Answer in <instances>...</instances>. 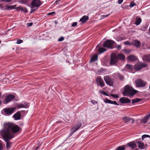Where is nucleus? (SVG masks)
Masks as SVG:
<instances>
[{
    "label": "nucleus",
    "instance_id": "nucleus-58",
    "mask_svg": "<svg viewBox=\"0 0 150 150\" xmlns=\"http://www.w3.org/2000/svg\"><path fill=\"white\" fill-rule=\"evenodd\" d=\"M147 143H150V142H147Z\"/></svg>",
    "mask_w": 150,
    "mask_h": 150
},
{
    "label": "nucleus",
    "instance_id": "nucleus-29",
    "mask_svg": "<svg viewBox=\"0 0 150 150\" xmlns=\"http://www.w3.org/2000/svg\"><path fill=\"white\" fill-rule=\"evenodd\" d=\"M98 59V55L97 54L94 55L91 58L90 60V62H95Z\"/></svg>",
    "mask_w": 150,
    "mask_h": 150
},
{
    "label": "nucleus",
    "instance_id": "nucleus-49",
    "mask_svg": "<svg viewBox=\"0 0 150 150\" xmlns=\"http://www.w3.org/2000/svg\"><path fill=\"white\" fill-rule=\"evenodd\" d=\"M36 9H32L31 10V12H34V11H36Z\"/></svg>",
    "mask_w": 150,
    "mask_h": 150
},
{
    "label": "nucleus",
    "instance_id": "nucleus-43",
    "mask_svg": "<svg viewBox=\"0 0 150 150\" xmlns=\"http://www.w3.org/2000/svg\"><path fill=\"white\" fill-rule=\"evenodd\" d=\"M33 24V23H28L27 24V26L28 27H30V26H31Z\"/></svg>",
    "mask_w": 150,
    "mask_h": 150
},
{
    "label": "nucleus",
    "instance_id": "nucleus-47",
    "mask_svg": "<svg viewBox=\"0 0 150 150\" xmlns=\"http://www.w3.org/2000/svg\"><path fill=\"white\" fill-rule=\"evenodd\" d=\"M55 13V12H52L50 13H48L47 14V15H52L53 14Z\"/></svg>",
    "mask_w": 150,
    "mask_h": 150
},
{
    "label": "nucleus",
    "instance_id": "nucleus-46",
    "mask_svg": "<svg viewBox=\"0 0 150 150\" xmlns=\"http://www.w3.org/2000/svg\"><path fill=\"white\" fill-rule=\"evenodd\" d=\"M123 0H118V3L119 4H121L123 1Z\"/></svg>",
    "mask_w": 150,
    "mask_h": 150
},
{
    "label": "nucleus",
    "instance_id": "nucleus-32",
    "mask_svg": "<svg viewBox=\"0 0 150 150\" xmlns=\"http://www.w3.org/2000/svg\"><path fill=\"white\" fill-rule=\"evenodd\" d=\"M106 50L104 48H100L98 50V51L100 53H103L106 51Z\"/></svg>",
    "mask_w": 150,
    "mask_h": 150
},
{
    "label": "nucleus",
    "instance_id": "nucleus-4",
    "mask_svg": "<svg viewBox=\"0 0 150 150\" xmlns=\"http://www.w3.org/2000/svg\"><path fill=\"white\" fill-rule=\"evenodd\" d=\"M118 62V58L117 55L115 53H112L110 55V64L114 65L117 63Z\"/></svg>",
    "mask_w": 150,
    "mask_h": 150
},
{
    "label": "nucleus",
    "instance_id": "nucleus-19",
    "mask_svg": "<svg viewBox=\"0 0 150 150\" xmlns=\"http://www.w3.org/2000/svg\"><path fill=\"white\" fill-rule=\"evenodd\" d=\"M127 59L129 61L134 62L136 61L137 59V58L135 56L133 55H131L127 57Z\"/></svg>",
    "mask_w": 150,
    "mask_h": 150
},
{
    "label": "nucleus",
    "instance_id": "nucleus-41",
    "mask_svg": "<svg viewBox=\"0 0 150 150\" xmlns=\"http://www.w3.org/2000/svg\"><path fill=\"white\" fill-rule=\"evenodd\" d=\"M77 22H74L71 25V26L72 27H75V26H76L77 25Z\"/></svg>",
    "mask_w": 150,
    "mask_h": 150
},
{
    "label": "nucleus",
    "instance_id": "nucleus-17",
    "mask_svg": "<svg viewBox=\"0 0 150 150\" xmlns=\"http://www.w3.org/2000/svg\"><path fill=\"white\" fill-rule=\"evenodd\" d=\"M127 145H128V146H127V147L129 146L131 147L132 149H134L136 148L137 147L136 144L134 142H132L128 143L127 144L126 146Z\"/></svg>",
    "mask_w": 150,
    "mask_h": 150
},
{
    "label": "nucleus",
    "instance_id": "nucleus-34",
    "mask_svg": "<svg viewBox=\"0 0 150 150\" xmlns=\"http://www.w3.org/2000/svg\"><path fill=\"white\" fill-rule=\"evenodd\" d=\"M136 4L133 1H131L129 7H132L134 6H136Z\"/></svg>",
    "mask_w": 150,
    "mask_h": 150
},
{
    "label": "nucleus",
    "instance_id": "nucleus-45",
    "mask_svg": "<svg viewBox=\"0 0 150 150\" xmlns=\"http://www.w3.org/2000/svg\"><path fill=\"white\" fill-rule=\"evenodd\" d=\"M20 9L21 10H23V9H25V13H26V12H28V10H27L25 8H23L22 7H20Z\"/></svg>",
    "mask_w": 150,
    "mask_h": 150
},
{
    "label": "nucleus",
    "instance_id": "nucleus-55",
    "mask_svg": "<svg viewBox=\"0 0 150 150\" xmlns=\"http://www.w3.org/2000/svg\"><path fill=\"white\" fill-rule=\"evenodd\" d=\"M149 89H150V86H149Z\"/></svg>",
    "mask_w": 150,
    "mask_h": 150
},
{
    "label": "nucleus",
    "instance_id": "nucleus-56",
    "mask_svg": "<svg viewBox=\"0 0 150 150\" xmlns=\"http://www.w3.org/2000/svg\"><path fill=\"white\" fill-rule=\"evenodd\" d=\"M135 150H138L137 149H135Z\"/></svg>",
    "mask_w": 150,
    "mask_h": 150
},
{
    "label": "nucleus",
    "instance_id": "nucleus-51",
    "mask_svg": "<svg viewBox=\"0 0 150 150\" xmlns=\"http://www.w3.org/2000/svg\"><path fill=\"white\" fill-rule=\"evenodd\" d=\"M2 149V146L1 144H0V150H1Z\"/></svg>",
    "mask_w": 150,
    "mask_h": 150
},
{
    "label": "nucleus",
    "instance_id": "nucleus-27",
    "mask_svg": "<svg viewBox=\"0 0 150 150\" xmlns=\"http://www.w3.org/2000/svg\"><path fill=\"white\" fill-rule=\"evenodd\" d=\"M133 45L137 47H139L141 46V43L139 41L135 40L133 42Z\"/></svg>",
    "mask_w": 150,
    "mask_h": 150
},
{
    "label": "nucleus",
    "instance_id": "nucleus-25",
    "mask_svg": "<svg viewBox=\"0 0 150 150\" xmlns=\"http://www.w3.org/2000/svg\"><path fill=\"white\" fill-rule=\"evenodd\" d=\"M142 22V19L140 17L137 16L136 18V22L135 24L138 25L140 24Z\"/></svg>",
    "mask_w": 150,
    "mask_h": 150
},
{
    "label": "nucleus",
    "instance_id": "nucleus-3",
    "mask_svg": "<svg viewBox=\"0 0 150 150\" xmlns=\"http://www.w3.org/2000/svg\"><path fill=\"white\" fill-rule=\"evenodd\" d=\"M82 124L79 122L72 126L71 128V131L69 133V136H71L74 132L80 128Z\"/></svg>",
    "mask_w": 150,
    "mask_h": 150
},
{
    "label": "nucleus",
    "instance_id": "nucleus-16",
    "mask_svg": "<svg viewBox=\"0 0 150 150\" xmlns=\"http://www.w3.org/2000/svg\"><path fill=\"white\" fill-rule=\"evenodd\" d=\"M150 117V113L147 114L141 120V122L142 123H145L147 122L149 118Z\"/></svg>",
    "mask_w": 150,
    "mask_h": 150
},
{
    "label": "nucleus",
    "instance_id": "nucleus-37",
    "mask_svg": "<svg viewBox=\"0 0 150 150\" xmlns=\"http://www.w3.org/2000/svg\"><path fill=\"white\" fill-rule=\"evenodd\" d=\"M110 95L112 97L116 98H118L119 97V96L118 95L111 94Z\"/></svg>",
    "mask_w": 150,
    "mask_h": 150
},
{
    "label": "nucleus",
    "instance_id": "nucleus-24",
    "mask_svg": "<svg viewBox=\"0 0 150 150\" xmlns=\"http://www.w3.org/2000/svg\"><path fill=\"white\" fill-rule=\"evenodd\" d=\"M16 5H12L11 6H8L6 5L5 6L6 8H5V10H7L8 9H14L16 8Z\"/></svg>",
    "mask_w": 150,
    "mask_h": 150
},
{
    "label": "nucleus",
    "instance_id": "nucleus-33",
    "mask_svg": "<svg viewBox=\"0 0 150 150\" xmlns=\"http://www.w3.org/2000/svg\"><path fill=\"white\" fill-rule=\"evenodd\" d=\"M125 148L123 146H119L117 147L116 149L117 150H125Z\"/></svg>",
    "mask_w": 150,
    "mask_h": 150
},
{
    "label": "nucleus",
    "instance_id": "nucleus-53",
    "mask_svg": "<svg viewBox=\"0 0 150 150\" xmlns=\"http://www.w3.org/2000/svg\"><path fill=\"white\" fill-rule=\"evenodd\" d=\"M1 93L0 92V97H1Z\"/></svg>",
    "mask_w": 150,
    "mask_h": 150
},
{
    "label": "nucleus",
    "instance_id": "nucleus-11",
    "mask_svg": "<svg viewBox=\"0 0 150 150\" xmlns=\"http://www.w3.org/2000/svg\"><path fill=\"white\" fill-rule=\"evenodd\" d=\"M40 0H33L31 3V6L32 8L38 7L41 5Z\"/></svg>",
    "mask_w": 150,
    "mask_h": 150
},
{
    "label": "nucleus",
    "instance_id": "nucleus-1",
    "mask_svg": "<svg viewBox=\"0 0 150 150\" xmlns=\"http://www.w3.org/2000/svg\"><path fill=\"white\" fill-rule=\"evenodd\" d=\"M21 129V128L12 123H8L6 124L4 128L1 131V135L4 140L6 142V147L8 149L11 147L12 143L8 141L14 138L15 133Z\"/></svg>",
    "mask_w": 150,
    "mask_h": 150
},
{
    "label": "nucleus",
    "instance_id": "nucleus-39",
    "mask_svg": "<svg viewBox=\"0 0 150 150\" xmlns=\"http://www.w3.org/2000/svg\"><path fill=\"white\" fill-rule=\"evenodd\" d=\"M124 44L125 45H131V43L129 41L124 42Z\"/></svg>",
    "mask_w": 150,
    "mask_h": 150
},
{
    "label": "nucleus",
    "instance_id": "nucleus-54",
    "mask_svg": "<svg viewBox=\"0 0 150 150\" xmlns=\"http://www.w3.org/2000/svg\"><path fill=\"white\" fill-rule=\"evenodd\" d=\"M1 41L0 40V43H1Z\"/></svg>",
    "mask_w": 150,
    "mask_h": 150
},
{
    "label": "nucleus",
    "instance_id": "nucleus-36",
    "mask_svg": "<svg viewBox=\"0 0 150 150\" xmlns=\"http://www.w3.org/2000/svg\"><path fill=\"white\" fill-rule=\"evenodd\" d=\"M99 92L100 93L102 94H104L107 96H108V95L106 94V92L104 91L100 90L99 91Z\"/></svg>",
    "mask_w": 150,
    "mask_h": 150
},
{
    "label": "nucleus",
    "instance_id": "nucleus-31",
    "mask_svg": "<svg viewBox=\"0 0 150 150\" xmlns=\"http://www.w3.org/2000/svg\"><path fill=\"white\" fill-rule=\"evenodd\" d=\"M117 74L119 78V79L121 80H122L124 79V76L123 75L119 73H117Z\"/></svg>",
    "mask_w": 150,
    "mask_h": 150
},
{
    "label": "nucleus",
    "instance_id": "nucleus-50",
    "mask_svg": "<svg viewBox=\"0 0 150 150\" xmlns=\"http://www.w3.org/2000/svg\"><path fill=\"white\" fill-rule=\"evenodd\" d=\"M109 15H110V14H107V15H104L103 16H104V18H105V17H106L108 16Z\"/></svg>",
    "mask_w": 150,
    "mask_h": 150
},
{
    "label": "nucleus",
    "instance_id": "nucleus-6",
    "mask_svg": "<svg viewBox=\"0 0 150 150\" xmlns=\"http://www.w3.org/2000/svg\"><path fill=\"white\" fill-rule=\"evenodd\" d=\"M136 86L137 87H143L146 86V82L141 79H138L135 81Z\"/></svg>",
    "mask_w": 150,
    "mask_h": 150
},
{
    "label": "nucleus",
    "instance_id": "nucleus-15",
    "mask_svg": "<svg viewBox=\"0 0 150 150\" xmlns=\"http://www.w3.org/2000/svg\"><path fill=\"white\" fill-rule=\"evenodd\" d=\"M122 120L125 123L129 122L131 120L132 121V123H133L134 122V120L133 118H131L129 117L126 116L122 118Z\"/></svg>",
    "mask_w": 150,
    "mask_h": 150
},
{
    "label": "nucleus",
    "instance_id": "nucleus-9",
    "mask_svg": "<svg viewBox=\"0 0 150 150\" xmlns=\"http://www.w3.org/2000/svg\"><path fill=\"white\" fill-rule=\"evenodd\" d=\"M96 81L97 85L103 87L105 85V83L103 80L100 76H98L96 78Z\"/></svg>",
    "mask_w": 150,
    "mask_h": 150
},
{
    "label": "nucleus",
    "instance_id": "nucleus-7",
    "mask_svg": "<svg viewBox=\"0 0 150 150\" xmlns=\"http://www.w3.org/2000/svg\"><path fill=\"white\" fill-rule=\"evenodd\" d=\"M147 65L145 63L139 62L134 66V69L136 71H139L142 68L147 67Z\"/></svg>",
    "mask_w": 150,
    "mask_h": 150
},
{
    "label": "nucleus",
    "instance_id": "nucleus-52",
    "mask_svg": "<svg viewBox=\"0 0 150 150\" xmlns=\"http://www.w3.org/2000/svg\"><path fill=\"white\" fill-rule=\"evenodd\" d=\"M1 101L0 100V105H1Z\"/></svg>",
    "mask_w": 150,
    "mask_h": 150
},
{
    "label": "nucleus",
    "instance_id": "nucleus-42",
    "mask_svg": "<svg viewBox=\"0 0 150 150\" xmlns=\"http://www.w3.org/2000/svg\"><path fill=\"white\" fill-rule=\"evenodd\" d=\"M64 40V38L63 37H61L58 40V41L59 42L62 41Z\"/></svg>",
    "mask_w": 150,
    "mask_h": 150
},
{
    "label": "nucleus",
    "instance_id": "nucleus-44",
    "mask_svg": "<svg viewBox=\"0 0 150 150\" xmlns=\"http://www.w3.org/2000/svg\"><path fill=\"white\" fill-rule=\"evenodd\" d=\"M1 1L5 2H10L12 0H1Z\"/></svg>",
    "mask_w": 150,
    "mask_h": 150
},
{
    "label": "nucleus",
    "instance_id": "nucleus-14",
    "mask_svg": "<svg viewBox=\"0 0 150 150\" xmlns=\"http://www.w3.org/2000/svg\"><path fill=\"white\" fill-rule=\"evenodd\" d=\"M119 101L122 103H128L130 102L131 100L128 98L123 97L120 99Z\"/></svg>",
    "mask_w": 150,
    "mask_h": 150
},
{
    "label": "nucleus",
    "instance_id": "nucleus-2",
    "mask_svg": "<svg viewBox=\"0 0 150 150\" xmlns=\"http://www.w3.org/2000/svg\"><path fill=\"white\" fill-rule=\"evenodd\" d=\"M137 91L134 89L129 85H126L125 87V89L123 92L124 96H133L135 94Z\"/></svg>",
    "mask_w": 150,
    "mask_h": 150
},
{
    "label": "nucleus",
    "instance_id": "nucleus-21",
    "mask_svg": "<svg viewBox=\"0 0 150 150\" xmlns=\"http://www.w3.org/2000/svg\"><path fill=\"white\" fill-rule=\"evenodd\" d=\"M136 142L138 144V146L141 149H144L145 148L144 144L140 141L136 140Z\"/></svg>",
    "mask_w": 150,
    "mask_h": 150
},
{
    "label": "nucleus",
    "instance_id": "nucleus-12",
    "mask_svg": "<svg viewBox=\"0 0 150 150\" xmlns=\"http://www.w3.org/2000/svg\"><path fill=\"white\" fill-rule=\"evenodd\" d=\"M29 106V104L26 102H25L23 103L16 104V107L18 108H27Z\"/></svg>",
    "mask_w": 150,
    "mask_h": 150
},
{
    "label": "nucleus",
    "instance_id": "nucleus-8",
    "mask_svg": "<svg viewBox=\"0 0 150 150\" xmlns=\"http://www.w3.org/2000/svg\"><path fill=\"white\" fill-rule=\"evenodd\" d=\"M114 43V42L113 41L108 40L103 42V46L104 47L112 49L113 48L112 46L113 45Z\"/></svg>",
    "mask_w": 150,
    "mask_h": 150
},
{
    "label": "nucleus",
    "instance_id": "nucleus-23",
    "mask_svg": "<svg viewBox=\"0 0 150 150\" xmlns=\"http://www.w3.org/2000/svg\"><path fill=\"white\" fill-rule=\"evenodd\" d=\"M117 56L118 58V59H119L122 61H124L125 60V56L123 54H119Z\"/></svg>",
    "mask_w": 150,
    "mask_h": 150
},
{
    "label": "nucleus",
    "instance_id": "nucleus-40",
    "mask_svg": "<svg viewBox=\"0 0 150 150\" xmlns=\"http://www.w3.org/2000/svg\"><path fill=\"white\" fill-rule=\"evenodd\" d=\"M20 1V3L22 4H25L27 3L26 0H21Z\"/></svg>",
    "mask_w": 150,
    "mask_h": 150
},
{
    "label": "nucleus",
    "instance_id": "nucleus-10",
    "mask_svg": "<svg viewBox=\"0 0 150 150\" xmlns=\"http://www.w3.org/2000/svg\"><path fill=\"white\" fill-rule=\"evenodd\" d=\"M15 109L16 108H4V111L6 115L9 116L14 112Z\"/></svg>",
    "mask_w": 150,
    "mask_h": 150
},
{
    "label": "nucleus",
    "instance_id": "nucleus-26",
    "mask_svg": "<svg viewBox=\"0 0 150 150\" xmlns=\"http://www.w3.org/2000/svg\"><path fill=\"white\" fill-rule=\"evenodd\" d=\"M88 18H89L88 16H84L80 19V21L82 22V23H84L87 21Z\"/></svg>",
    "mask_w": 150,
    "mask_h": 150
},
{
    "label": "nucleus",
    "instance_id": "nucleus-28",
    "mask_svg": "<svg viewBox=\"0 0 150 150\" xmlns=\"http://www.w3.org/2000/svg\"><path fill=\"white\" fill-rule=\"evenodd\" d=\"M142 100V99L139 98H136L132 100V103L133 105L135 103L139 102Z\"/></svg>",
    "mask_w": 150,
    "mask_h": 150
},
{
    "label": "nucleus",
    "instance_id": "nucleus-5",
    "mask_svg": "<svg viewBox=\"0 0 150 150\" xmlns=\"http://www.w3.org/2000/svg\"><path fill=\"white\" fill-rule=\"evenodd\" d=\"M103 79L107 84L110 86H113V80L109 76H105Z\"/></svg>",
    "mask_w": 150,
    "mask_h": 150
},
{
    "label": "nucleus",
    "instance_id": "nucleus-18",
    "mask_svg": "<svg viewBox=\"0 0 150 150\" xmlns=\"http://www.w3.org/2000/svg\"><path fill=\"white\" fill-rule=\"evenodd\" d=\"M21 115L19 111L16 112L13 116V117L15 120L20 119Z\"/></svg>",
    "mask_w": 150,
    "mask_h": 150
},
{
    "label": "nucleus",
    "instance_id": "nucleus-20",
    "mask_svg": "<svg viewBox=\"0 0 150 150\" xmlns=\"http://www.w3.org/2000/svg\"><path fill=\"white\" fill-rule=\"evenodd\" d=\"M104 102L105 103H107L114 104L117 105H119L116 101H112L108 99L107 98H105L104 100Z\"/></svg>",
    "mask_w": 150,
    "mask_h": 150
},
{
    "label": "nucleus",
    "instance_id": "nucleus-38",
    "mask_svg": "<svg viewBox=\"0 0 150 150\" xmlns=\"http://www.w3.org/2000/svg\"><path fill=\"white\" fill-rule=\"evenodd\" d=\"M23 42V40L21 39L18 40L16 42V43L17 44H20Z\"/></svg>",
    "mask_w": 150,
    "mask_h": 150
},
{
    "label": "nucleus",
    "instance_id": "nucleus-48",
    "mask_svg": "<svg viewBox=\"0 0 150 150\" xmlns=\"http://www.w3.org/2000/svg\"><path fill=\"white\" fill-rule=\"evenodd\" d=\"M117 48L118 49H121V45H118L117 46Z\"/></svg>",
    "mask_w": 150,
    "mask_h": 150
},
{
    "label": "nucleus",
    "instance_id": "nucleus-13",
    "mask_svg": "<svg viewBox=\"0 0 150 150\" xmlns=\"http://www.w3.org/2000/svg\"><path fill=\"white\" fill-rule=\"evenodd\" d=\"M15 98V96L13 95H9L6 96L5 99L6 103H7L13 100Z\"/></svg>",
    "mask_w": 150,
    "mask_h": 150
},
{
    "label": "nucleus",
    "instance_id": "nucleus-35",
    "mask_svg": "<svg viewBox=\"0 0 150 150\" xmlns=\"http://www.w3.org/2000/svg\"><path fill=\"white\" fill-rule=\"evenodd\" d=\"M150 137V136L148 135L144 134L142 136V139L143 140L144 138L146 137Z\"/></svg>",
    "mask_w": 150,
    "mask_h": 150
},
{
    "label": "nucleus",
    "instance_id": "nucleus-57",
    "mask_svg": "<svg viewBox=\"0 0 150 150\" xmlns=\"http://www.w3.org/2000/svg\"><path fill=\"white\" fill-rule=\"evenodd\" d=\"M92 101V103L94 104V103H93V102H92V101Z\"/></svg>",
    "mask_w": 150,
    "mask_h": 150
},
{
    "label": "nucleus",
    "instance_id": "nucleus-22",
    "mask_svg": "<svg viewBox=\"0 0 150 150\" xmlns=\"http://www.w3.org/2000/svg\"><path fill=\"white\" fill-rule=\"evenodd\" d=\"M143 59L146 62H150V55L146 54L143 56Z\"/></svg>",
    "mask_w": 150,
    "mask_h": 150
},
{
    "label": "nucleus",
    "instance_id": "nucleus-30",
    "mask_svg": "<svg viewBox=\"0 0 150 150\" xmlns=\"http://www.w3.org/2000/svg\"><path fill=\"white\" fill-rule=\"evenodd\" d=\"M125 68L126 69L131 70L133 69V67L132 65L127 64L126 65Z\"/></svg>",
    "mask_w": 150,
    "mask_h": 150
}]
</instances>
